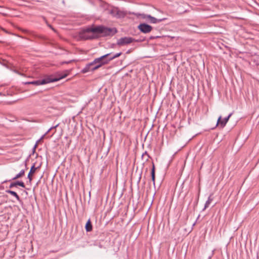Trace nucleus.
Masks as SVG:
<instances>
[{"mask_svg":"<svg viewBox=\"0 0 259 259\" xmlns=\"http://www.w3.org/2000/svg\"><path fill=\"white\" fill-rule=\"evenodd\" d=\"M97 34L96 27H87L81 30L79 36L84 39H91L95 38L94 35Z\"/></svg>","mask_w":259,"mask_h":259,"instance_id":"1","label":"nucleus"},{"mask_svg":"<svg viewBox=\"0 0 259 259\" xmlns=\"http://www.w3.org/2000/svg\"><path fill=\"white\" fill-rule=\"evenodd\" d=\"M59 79L53 77V76H49L46 77L41 80H38L36 81H31V82H26L25 84H32L34 85H39L41 84H47L50 82H54L58 80Z\"/></svg>","mask_w":259,"mask_h":259,"instance_id":"2","label":"nucleus"},{"mask_svg":"<svg viewBox=\"0 0 259 259\" xmlns=\"http://www.w3.org/2000/svg\"><path fill=\"white\" fill-rule=\"evenodd\" d=\"M97 33H102L104 35H113L117 32L116 28H107L100 26L96 27Z\"/></svg>","mask_w":259,"mask_h":259,"instance_id":"3","label":"nucleus"},{"mask_svg":"<svg viewBox=\"0 0 259 259\" xmlns=\"http://www.w3.org/2000/svg\"><path fill=\"white\" fill-rule=\"evenodd\" d=\"M110 56V54H107L103 55L99 58H96L94 60V63L97 65H99L100 67L102 65L108 64L111 60L110 59V57L108 58Z\"/></svg>","mask_w":259,"mask_h":259,"instance_id":"4","label":"nucleus"},{"mask_svg":"<svg viewBox=\"0 0 259 259\" xmlns=\"http://www.w3.org/2000/svg\"><path fill=\"white\" fill-rule=\"evenodd\" d=\"M136 41L134 38L131 37H124L118 39L117 45L119 46H123L130 44Z\"/></svg>","mask_w":259,"mask_h":259,"instance_id":"5","label":"nucleus"},{"mask_svg":"<svg viewBox=\"0 0 259 259\" xmlns=\"http://www.w3.org/2000/svg\"><path fill=\"white\" fill-rule=\"evenodd\" d=\"M100 68L99 65H97L95 63H94V61L92 62L87 64L85 67L82 69L81 72L83 73H85L91 71H94Z\"/></svg>","mask_w":259,"mask_h":259,"instance_id":"6","label":"nucleus"},{"mask_svg":"<svg viewBox=\"0 0 259 259\" xmlns=\"http://www.w3.org/2000/svg\"><path fill=\"white\" fill-rule=\"evenodd\" d=\"M138 28L141 32L144 33H149L152 29V26L145 23L140 24L138 26Z\"/></svg>","mask_w":259,"mask_h":259,"instance_id":"7","label":"nucleus"},{"mask_svg":"<svg viewBox=\"0 0 259 259\" xmlns=\"http://www.w3.org/2000/svg\"><path fill=\"white\" fill-rule=\"evenodd\" d=\"M109 13L116 18H120L122 15V13L119 11L117 8H113L112 9L109 10Z\"/></svg>","mask_w":259,"mask_h":259,"instance_id":"8","label":"nucleus"},{"mask_svg":"<svg viewBox=\"0 0 259 259\" xmlns=\"http://www.w3.org/2000/svg\"><path fill=\"white\" fill-rule=\"evenodd\" d=\"M164 19H165L164 18L158 19H156L155 17H153L149 15L147 16V20H148L151 23L155 24V23H157L160 22Z\"/></svg>","mask_w":259,"mask_h":259,"instance_id":"9","label":"nucleus"},{"mask_svg":"<svg viewBox=\"0 0 259 259\" xmlns=\"http://www.w3.org/2000/svg\"><path fill=\"white\" fill-rule=\"evenodd\" d=\"M38 168H39L38 167H35L34 164H33L31 166L30 170L28 173V176H27V178L29 179V181L30 183H31V182L32 180V175L35 172L36 169Z\"/></svg>","mask_w":259,"mask_h":259,"instance_id":"10","label":"nucleus"},{"mask_svg":"<svg viewBox=\"0 0 259 259\" xmlns=\"http://www.w3.org/2000/svg\"><path fill=\"white\" fill-rule=\"evenodd\" d=\"M232 113H231L227 117L222 119V122H221V126L222 127H224L226 125V123L228 121L229 118L232 116Z\"/></svg>","mask_w":259,"mask_h":259,"instance_id":"11","label":"nucleus"},{"mask_svg":"<svg viewBox=\"0 0 259 259\" xmlns=\"http://www.w3.org/2000/svg\"><path fill=\"white\" fill-rule=\"evenodd\" d=\"M6 193L10 194L14 196L17 199V200L18 201H21V199H20V197L17 194L16 192H14L13 191H12V190H6Z\"/></svg>","mask_w":259,"mask_h":259,"instance_id":"12","label":"nucleus"},{"mask_svg":"<svg viewBox=\"0 0 259 259\" xmlns=\"http://www.w3.org/2000/svg\"><path fill=\"white\" fill-rule=\"evenodd\" d=\"M85 230L87 232H90L92 230L93 227L91 221L90 219H89L88 222L86 223L85 226Z\"/></svg>","mask_w":259,"mask_h":259,"instance_id":"13","label":"nucleus"},{"mask_svg":"<svg viewBox=\"0 0 259 259\" xmlns=\"http://www.w3.org/2000/svg\"><path fill=\"white\" fill-rule=\"evenodd\" d=\"M25 170V169H22L19 174H18L14 178L12 179L13 180H15L20 178L24 176Z\"/></svg>","mask_w":259,"mask_h":259,"instance_id":"14","label":"nucleus"},{"mask_svg":"<svg viewBox=\"0 0 259 259\" xmlns=\"http://www.w3.org/2000/svg\"><path fill=\"white\" fill-rule=\"evenodd\" d=\"M151 178L153 182V184L155 185V166L154 164H153V167L151 170Z\"/></svg>","mask_w":259,"mask_h":259,"instance_id":"15","label":"nucleus"},{"mask_svg":"<svg viewBox=\"0 0 259 259\" xmlns=\"http://www.w3.org/2000/svg\"><path fill=\"white\" fill-rule=\"evenodd\" d=\"M212 201V199L211 198L210 196H209L208 198V200L206 201V202L205 204L204 208L203 209H205L206 208L208 207V206H209V205Z\"/></svg>","mask_w":259,"mask_h":259,"instance_id":"16","label":"nucleus"},{"mask_svg":"<svg viewBox=\"0 0 259 259\" xmlns=\"http://www.w3.org/2000/svg\"><path fill=\"white\" fill-rule=\"evenodd\" d=\"M72 68H71V69H68V70H66V74H65V75H66V77L68 75H75L76 74V73H72Z\"/></svg>","mask_w":259,"mask_h":259,"instance_id":"17","label":"nucleus"},{"mask_svg":"<svg viewBox=\"0 0 259 259\" xmlns=\"http://www.w3.org/2000/svg\"><path fill=\"white\" fill-rule=\"evenodd\" d=\"M121 54H122L121 52L116 53L115 55H113L112 57H110V59L109 60H112L116 58L119 57L121 55Z\"/></svg>","mask_w":259,"mask_h":259,"instance_id":"18","label":"nucleus"},{"mask_svg":"<svg viewBox=\"0 0 259 259\" xmlns=\"http://www.w3.org/2000/svg\"><path fill=\"white\" fill-rule=\"evenodd\" d=\"M17 186H18V184H17V182H13V183H12L10 186H9V188H12L14 187H16Z\"/></svg>","mask_w":259,"mask_h":259,"instance_id":"19","label":"nucleus"},{"mask_svg":"<svg viewBox=\"0 0 259 259\" xmlns=\"http://www.w3.org/2000/svg\"><path fill=\"white\" fill-rule=\"evenodd\" d=\"M17 184L18 186H20L23 188L25 187V184L23 182L17 181Z\"/></svg>","mask_w":259,"mask_h":259,"instance_id":"20","label":"nucleus"},{"mask_svg":"<svg viewBox=\"0 0 259 259\" xmlns=\"http://www.w3.org/2000/svg\"><path fill=\"white\" fill-rule=\"evenodd\" d=\"M149 15H146V14H139V16L143 18V19H145L146 20L147 19V16H148Z\"/></svg>","mask_w":259,"mask_h":259,"instance_id":"21","label":"nucleus"},{"mask_svg":"<svg viewBox=\"0 0 259 259\" xmlns=\"http://www.w3.org/2000/svg\"><path fill=\"white\" fill-rule=\"evenodd\" d=\"M222 116H220L217 121V124H220L221 126V122H222Z\"/></svg>","mask_w":259,"mask_h":259,"instance_id":"22","label":"nucleus"},{"mask_svg":"<svg viewBox=\"0 0 259 259\" xmlns=\"http://www.w3.org/2000/svg\"><path fill=\"white\" fill-rule=\"evenodd\" d=\"M45 135H46V134H45L44 135H43V136L41 137V138L39 139V141H38L37 142L36 144H35V148L37 146V143H38L39 141H40L41 140H42V139L45 137Z\"/></svg>","mask_w":259,"mask_h":259,"instance_id":"23","label":"nucleus"},{"mask_svg":"<svg viewBox=\"0 0 259 259\" xmlns=\"http://www.w3.org/2000/svg\"><path fill=\"white\" fill-rule=\"evenodd\" d=\"M46 23L47 24L48 26L50 28H51V29H52L53 30H54V31H55V29L52 27V26L51 25H50V24H48V22H47V21H46Z\"/></svg>","mask_w":259,"mask_h":259,"instance_id":"24","label":"nucleus"},{"mask_svg":"<svg viewBox=\"0 0 259 259\" xmlns=\"http://www.w3.org/2000/svg\"><path fill=\"white\" fill-rule=\"evenodd\" d=\"M110 56L109 57H108V58L112 57L113 55H112V54L111 53H110Z\"/></svg>","mask_w":259,"mask_h":259,"instance_id":"25","label":"nucleus"},{"mask_svg":"<svg viewBox=\"0 0 259 259\" xmlns=\"http://www.w3.org/2000/svg\"><path fill=\"white\" fill-rule=\"evenodd\" d=\"M64 77H65V75H63L61 78H64Z\"/></svg>","mask_w":259,"mask_h":259,"instance_id":"26","label":"nucleus"},{"mask_svg":"<svg viewBox=\"0 0 259 259\" xmlns=\"http://www.w3.org/2000/svg\"><path fill=\"white\" fill-rule=\"evenodd\" d=\"M52 128H50L49 130H48V132H49L51 130Z\"/></svg>","mask_w":259,"mask_h":259,"instance_id":"27","label":"nucleus"},{"mask_svg":"<svg viewBox=\"0 0 259 259\" xmlns=\"http://www.w3.org/2000/svg\"><path fill=\"white\" fill-rule=\"evenodd\" d=\"M66 64H68V63L67 62H65Z\"/></svg>","mask_w":259,"mask_h":259,"instance_id":"28","label":"nucleus"}]
</instances>
